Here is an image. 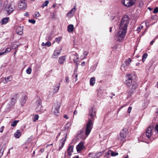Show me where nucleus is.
Instances as JSON below:
<instances>
[{"instance_id":"a211bd4d","label":"nucleus","mask_w":158,"mask_h":158,"mask_svg":"<svg viewBox=\"0 0 158 158\" xmlns=\"http://www.w3.org/2000/svg\"><path fill=\"white\" fill-rule=\"evenodd\" d=\"M84 143L82 142L81 141L76 147L77 150L79 152L83 149L84 148Z\"/></svg>"},{"instance_id":"a19ab883","label":"nucleus","mask_w":158,"mask_h":158,"mask_svg":"<svg viewBox=\"0 0 158 158\" xmlns=\"http://www.w3.org/2000/svg\"><path fill=\"white\" fill-rule=\"evenodd\" d=\"M48 3L49 2L48 0L45 1L44 3L43 4L42 6L44 7V6H47Z\"/></svg>"},{"instance_id":"f704fd0d","label":"nucleus","mask_w":158,"mask_h":158,"mask_svg":"<svg viewBox=\"0 0 158 158\" xmlns=\"http://www.w3.org/2000/svg\"><path fill=\"white\" fill-rule=\"evenodd\" d=\"M26 102V98L25 97H23L20 99V102L22 105L24 104Z\"/></svg>"},{"instance_id":"7ed1b4c3","label":"nucleus","mask_w":158,"mask_h":158,"mask_svg":"<svg viewBox=\"0 0 158 158\" xmlns=\"http://www.w3.org/2000/svg\"><path fill=\"white\" fill-rule=\"evenodd\" d=\"M129 23V20L127 16H125L121 21L119 26V30L127 31V27Z\"/></svg>"},{"instance_id":"6ab92c4d","label":"nucleus","mask_w":158,"mask_h":158,"mask_svg":"<svg viewBox=\"0 0 158 158\" xmlns=\"http://www.w3.org/2000/svg\"><path fill=\"white\" fill-rule=\"evenodd\" d=\"M67 134L65 135V136L60 141V144L61 145L60 146L59 148V151L61 150L62 148H63L66 139Z\"/></svg>"},{"instance_id":"8fccbe9b","label":"nucleus","mask_w":158,"mask_h":158,"mask_svg":"<svg viewBox=\"0 0 158 158\" xmlns=\"http://www.w3.org/2000/svg\"><path fill=\"white\" fill-rule=\"evenodd\" d=\"M35 22V21L34 19L30 20V23H31L33 24H34Z\"/></svg>"},{"instance_id":"774afa93","label":"nucleus","mask_w":158,"mask_h":158,"mask_svg":"<svg viewBox=\"0 0 158 158\" xmlns=\"http://www.w3.org/2000/svg\"><path fill=\"white\" fill-rule=\"evenodd\" d=\"M77 74H76L75 76V77L76 78V81L77 80Z\"/></svg>"},{"instance_id":"c756f323","label":"nucleus","mask_w":158,"mask_h":158,"mask_svg":"<svg viewBox=\"0 0 158 158\" xmlns=\"http://www.w3.org/2000/svg\"><path fill=\"white\" fill-rule=\"evenodd\" d=\"M111 155V150H108L106 151L104 154V157L107 158L110 157Z\"/></svg>"},{"instance_id":"79ce46f5","label":"nucleus","mask_w":158,"mask_h":158,"mask_svg":"<svg viewBox=\"0 0 158 158\" xmlns=\"http://www.w3.org/2000/svg\"><path fill=\"white\" fill-rule=\"evenodd\" d=\"M62 39L61 37H60L58 38H56L55 39V41L56 42L59 43V41L61 40Z\"/></svg>"},{"instance_id":"69168bd1","label":"nucleus","mask_w":158,"mask_h":158,"mask_svg":"<svg viewBox=\"0 0 158 158\" xmlns=\"http://www.w3.org/2000/svg\"><path fill=\"white\" fill-rule=\"evenodd\" d=\"M112 27H110V30H109L110 32H111V31H112Z\"/></svg>"},{"instance_id":"a18cd8bd","label":"nucleus","mask_w":158,"mask_h":158,"mask_svg":"<svg viewBox=\"0 0 158 158\" xmlns=\"http://www.w3.org/2000/svg\"><path fill=\"white\" fill-rule=\"evenodd\" d=\"M158 12V8L157 7H156L153 10V13H157Z\"/></svg>"},{"instance_id":"c85d7f7f","label":"nucleus","mask_w":158,"mask_h":158,"mask_svg":"<svg viewBox=\"0 0 158 158\" xmlns=\"http://www.w3.org/2000/svg\"><path fill=\"white\" fill-rule=\"evenodd\" d=\"M6 148V145L4 144L2 146V147L0 150V158L3 155L4 150Z\"/></svg>"},{"instance_id":"13d9d810","label":"nucleus","mask_w":158,"mask_h":158,"mask_svg":"<svg viewBox=\"0 0 158 158\" xmlns=\"http://www.w3.org/2000/svg\"><path fill=\"white\" fill-rule=\"evenodd\" d=\"M64 118H66V119H68L69 118L67 115L66 114H64Z\"/></svg>"},{"instance_id":"a878e982","label":"nucleus","mask_w":158,"mask_h":158,"mask_svg":"<svg viewBox=\"0 0 158 158\" xmlns=\"http://www.w3.org/2000/svg\"><path fill=\"white\" fill-rule=\"evenodd\" d=\"M21 135L20 131L19 130H17L16 132L14 133V136L17 138H19Z\"/></svg>"},{"instance_id":"f03ea898","label":"nucleus","mask_w":158,"mask_h":158,"mask_svg":"<svg viewBox=\"0 0 158 158\" xmlns=\"http://www.w3.org/2000/svg\"><path fill=\"white\" fill-rule=\"evenodd\" d=\"M131 75V74L127 75L128 77H127V79L125 81V83L131 90L133 91L137 87L138 85L135 81H132L130 77Z\"/></svg>"},{"instance_id":"412c9836","label":"nucleus","mask_w":158,"mask_h":158,"mask_svg":"<svg viewBox=\"0 0 158 158\" xmlns=\"http://www.w3.org/2000/svg\"><path fill=\"white\" fill-rule=\"evenodd\" d=\"M23 27L21 26L18 27L16 30V32L19 35H22L23 34Z\"/></svg>"},{"instance_id":"3c124183","label":"nucleus","mask_w":158,"mask_h":158,"mask_svg":"<svg viewBox=\"0 0 158 158\" xmlns=\"http://www.w3.org/2000/svg\"><path fill=\"white\" fill-rule=\"evenodd\" d=\"M131 109H132V108L131 107H130V106H129V108L128 109V113H130L131 111Z\"/></svg>"},{"instance_id":"f3484780","label":"nucleus","mask_w":158,"mask_h":158,"mask_svg":"<svg viewBox=\"0 0 158 158\" xmlns=\"http://www.w3.org/2000/svg\"><path fill=\"white\" fill-rule=\"evenodd\" d=\"M86 126V125L83 128L82 130H81L80 131H79L77 133V136H78V139L81 138L83 137V136L84 135L83 132H85V135H86L85 137H87L89 135H88V136H87L85 133V127Z\"/></svg>"},{"instance_id":"20e7f679","label":"nucleus","mask_w":158,"mask_h":158,"mask_svg":"<svg viewBox=\"0 0 158 158\" xmlns=\"http://www.w3.org/2000/svg\"><path fill=\"white\" fill-rule=\"evenodd\" d=\"M15 9V3L14 2H11L7 4L5 8V10L8 15H10Z\"/></svg>"},{"instance_id":"09e8293b","label":"nucleus","mask_w":158,"mask_h":158,"mask_svg":"<svg viewBox=\"0 0 158 158\" xmlns=\"http://www.w3.org/2000/svg\"><path fill=\"white\" fill-rule=\"evenodd\" d=\"M4 128V126H2L0 128V132L2 133L3 132Z\"/></svg>"},{"instance_id":"4d7b16f0","label":"nucleus","mask_w":158,"mask_h":158,"mask_svg":"<svg viewBox=\"0 0 158 158\" xmlns=\"http://www.w3.org/2000/svg\"><path fill=\"white\" fill-rule=\"evenodd\" d=\"M24 15L25 16H28L29 15V13L28 12H26L24 14Z\"/></svg>"},{"instance_id":"bf43d9fd","label":"nucleus","mask_w":158,"mask_h":158,"mask_svg":"<svg viewBox=\"0 0 158 158\" xmlns=\"http://www.w3.org/2000/svg\"><path fill=\"white\" fill-rule=\"evenodd\" d=\"M155 39H154V40H153L152 41H151V43H150V44H151V45L153 44V43H154V42H155Z\"/></svg>"},{"instance_id":"1a4fd4ad","label":"nucleus","mask_w":158,"mask_h":158,"mask_svg":"<svg viewBox=\"0 0 158 158\" xmlns=\"http://www.w3.org/2000/svg\"><path fill=\"white\" fill-rule=\"evenodd\" d=\"M104 151L97 153H90L89 158H99L101 156L104 152Z\"/></svg>"},{"instance_id":"9d476101","label":"nucleus","mask_w":158,"mask_h":158,"mask_svg":"<svg viewBox=\"0 0 158 158\" xmlns=\"http://www.w3.org/2000/svg\"><path fill=\"white\" fill-rule=\"evenodd\" d=\"M17 95V94H15L11 98L10 102L8 104V108L12 107L15 104L18 98Z\"/></svg>"},{"instance_id":"6e6552de","label":"nucleus","mask_w":158,"mask_h":158,"mask_svg":"<svg viewBox=\"0 0 158 158\" xmlns=\"http://www.w3.org/2000/svg\"><path fill=\"white\" fill-rule=\"evenodd\" d=\"M60 107V104H55L53 106L52 112L56 115H58L59 114V109Z\"/></svg>"},{"instance_id":"864d4df0","label":"nucleus","mask_w":158,"mask_h":158,"mask_svg":"<svg viewBox=\"0 0 158 158\" xmlns=\"http://www.w3.org/2000/svg\"><path fill=\"white\" fill-rule=\"evenodd\" d=\"M27 73L30 74V68H28L26 71Z\"/></svg>"},{"instance_id":"7c9ffc66","label":"nucleus","mask_w":158,"mask_h":158,"mask_svg":"<svg viewBox=\"0 0 158 158\" xmlns=\"http://www.w3.org/2000/svg\"><path fill=\"white\" fill-rule=\"evenodd\" d=\"M12 79V77L11 76H10L7 77L6 78H5L3 80V82L4 83H6L8 82L11 81Z\"/></svg>"},{"instance_id":"603ef678","label":"nucleus","mask_w":158,"mask_h":158,"mask_svg":"<svg viewBox=\"0 0 158 158\" xmlns=\"http://www.w3.org/2000/svg\"><path fill=\"white\" fill-rule=\"evenodd\" d=\"M69 123H68L66 124L65 125V128L66 129H68L69 127Z\"/></svg>"},{"instance_id":"72a5a7b5","label":"nucleus","mask_w":158,"mask_h":158,"mask_svg":"<svg viewBox=\"0 0 158 158\" xmlns=\"http://www.w3.org/2000/svg\"><path fill=\"white\" fill-rule=\"evenodd\" d=\"M39 118V116L37 114H33L32 119L34 122H36L37 120Z\"/></svg>"},{"instance_id":"4468645a","label":"nucleus","mask_w":158,"mask_h":158,"mask_svg":"<svg viewBox=\"0 0 158 158\" xmlns=\"http://www.w3.org/2000/svg\"><path fill=\"white\" fill-rule=\"evenodd\" d=\"M27 6V4L25 0H21L18 3V7L21 9H25Z\"/></svg>"},{"instance_id":"58836bf2","label":"nucleus","mask_w":158,"mask_h":158,"mask_svg":"<svg viewBox=\"0 0 158 158\" xmlns=\"http://www.w3.org/2000/svg\"><path fill=\"white\" fill-rule=\"evenodd\" d=\"M147 53H145L144 54H143L142 56V61L143 62H144L145 60V59L147 58Z\"/></svg>"},{"instance_id":"37998d69","label":"nucleus","mask_w":158,"mask_h":158,"mask_svg":"<svg viewBox=\"0 0 158 158\" xmlns=\"http://www.w3.org/2000/svg\"><path fill=\"white\" fill-rule=\"evenodd\" d=\"M143 27V26H139V27H137V32L138 33H139L140 31H141V30L142 29Z\"/></svg>"},{"instance_id":"e433bc0d","label":"nucleus","mask_w":158,"mask_h":158,"mask_svg":"<svg viewBox=\"0 0 158 158\" xmlns=\"http://www.w3.org/2000/svg\"><path fill=\"white\" fill-rule=\"evenodd\" d=\"M19 120H15L14 121L12 122L11 123V125L12 127H15L17 123L19 122Z\"/></svg>"},{"instance_id":"2eb2a0df","label":"nucleus","mask_w":158,"mask_h":158,"mask_svg":"<svg viewBox=\"0 0 158 158\" xmlns=\"http://www.w3.org/2000/svg\"><path fill=\"white\" fill-rule=\"evenodd\" d=\"M61 50V49H58L56 48L54 51L52 56V58L53 59L57 58L60 54Z\"/></svg>"},{"instance_id":"4be33fe9","label":"nucleus","mask_w":158,"mask_h":158,"mask_svg":"<svg viewBox=\"0 0 158 158\" xmlns=\"http://www.w3.org/2000/svg\"><path fill=\"white\" fill-rule=\"evenodd\" d=\"M9 19V18L8 17L3 18L1 21V24L2 25L6 24L8 22Z\"/></svg>"},{"instance_id":"ddd939ff","label":"nucleus","mask_w":158,"mask_h":158,"mask_svg":"<svg viewBox=\"0 0 158 158\" xmlns=\"http://www.w3.org/2000/svg\"><path fill=\"white\" fill-rule=\"evenodd\" d=\"M76 5L73 8L67 13L66 16L68 18H70L73 17L76 10Z\"/></svg>"},{"instance_id":"393cba45","label":"nucleus","mask_w":158,"mask_h":158,"mask_svg":"<svg viewBox=\"0 0 158 158\" xmlns=\"http://www.w3.org/2000/svg\"><path fill=\"white\" fill-rule=\"evenodd\" d=\"M74 28V26L73 25H69L67 27V31L69 32H72L73 31Z\"/></svg>"},{"instance_id":"dca6fc26","label":"nucleus","mask_w":158,"mask_h":158,"mask_svg":"<svg viewBox=\"0 0 158 158\" xmlns=\"http://www.w3.org/2000/svg\"><path fill=\"white\" fill-rule=\"evenodd\" d=\"M73 146L69 145L67 149V151L65 152V155L68 154L69 156L72 155L73 152Z\"/></svg>"},{"instance_id":"6e6d98bb","label":"nucleus","mask_w":158,"mask_h":158,"mask_svg":"<svg viewBox=\"0 0 158 158\" xmlns=\"http://www.w3.org/2000/svg\"><path fill=\"white\" fill-rule=\"evenodd\" d=\"M6 55L5 54L4 52H0V56H2V55Z\"/></svg>"},{"instance_id":"c9c22d12","label":"nucleus","mask_w":158,"mask_h":158,"mask_svg":"<svg viewBox=\"0 0 158 158\" xmlns=\"http://www.w3.org/2000/svg\"><path fill=\"white\" fill-rule=\"evenodd\" d=\"M131 62V59L130 58H129L125 60L124 64L127 65V66H129Z\"/></svg>"},{"instance_id":"f8f14e48","label":"nucleus","mask_w":158,"mask_h":158,"mask_svg":"<svg viewBox=\"0 0 158 158\" xmlns=\"http://www.w3.org/2000/svg\"><path fill=\"white\" fill-rule=\"evenodd\" d=\"M71 58H73L74 62L77 65L78 64V60L79 59V56L76 53H73L71 54Z\"/></svg>"},{"instance_id":"39448f33","label":"nucleus","mask_w":158,"mask_h":158,"mask_svg":"<svg viewBox=\"0 0 158 158\" xmlns=\"http://www.w3.org/2000/svg\"><path fill=\"white\" fill-rule=\"evenodd\" d=\"M127 32L126 31L119 30L118 32L115 34V39L119 41H121L123 40L125 38Z\"/></svg>"},{"instance_id":"2f4dec72","label":"nucleus","mask_w":158,"mask_h":158,"mask_svg":"<svg viewBox=\"0 0 158 158\" xmlns=\"http://www.w3.org/2000/svg\"><path fill=\"white\" fill-rule=\"evenodd\" d=\"M128 66L124 64H123L121 66V69L123 71H125L127 69Z\"/></svg>"},{"instance_id":"473e14b6","label":"nucleus","mask_w":158,"mask_h":158,"mask_svg":"<svg viewBox=\"0 0 158 158\" xmlns=\"http://www.w3.org/2000/svg\"><path fill=\"white\" fill-rule=\"evenodd\" d=\"M88 54V51H84L82 55L81 56V58L83 60L85 58Z\"/></svg>"},{"instance_id":"0e129e2a","label":"nucleus","mask_w":158,"mask_h":158,"mask_svg":"<svg viewBox=\"0 0 158 158\" xmlns=\"http://www.w3.org/2000/svg\"><path fill=\"white\" fill-rule=\"evenodd\" d=\"M45 44L44 43V42H43L42 44H41V45L42 46H45Z\"/></svg>"},{"instance_id":"423d86ee","label":"nucleus","mask_w":158,"mask_h":158,"mask_svg":"<svg viewBox=\"0 0 158 158\" xmlns=\"http://www.w3.org/2000/svg\"><path fill=\"white\" fill-rule=\"evenodd\" d=\"M127 134V130L126 129H123L118 136V140L122 142H124L126 140V137Z\"/></svg>"},{"instance_id":"5701e85b","label":"nucleus","mask_w":158,"mask_h":158,"mask_svg":"<svg viewBox=\"0 0 158 158\" xmlns=\"http://www.w3.org/2000/svg\"><path fill=\"white\" fill-rule=\"evenodd\" d=\"M36 112L39 114H41L44 112L42 106L36 107L35 108Z\"/></svg>"},{"instance_id":"680f3d73","label":"nucleus","mask_w":158,"mask_h":158,"mask_svg":"<svg viewBox=\"0 0 158 158\" xmlns=\"http://www.w3.org/2000/svg\"><path fill=\"white\" fill-rule=\"evenodd\" d=\"M2 0H0V7L2 5Z\"/></svg>"},{"instance_id":"f257e3e1","label":"nucleus","mask_w":158,"mask_h":158,"mask_svg":"<svg viewBox=\"0 0 158 158\" xmlns=\"http://www.w3.org/2000/svg\"><path fill=\"white\" fill-rule=\"evenodd\" d=\"M96 116V111L94 107L89 108L88 110V120L85 127V132L87 136L89 135L93 128L94 120Z\"/></svg>"},{"instance_id":"b1692460","label":"nucleus","mask_w":158,"mask_h":158,"mask_svg":"<svg viewBox=\"0 0 158 158\" xmlns=\"http://www.w3.org/2000/svg\"><path fill=\"white\" fill-rule=\"evenodd\" d=\"M35 108L42 106V103L41 100L38 99L35 102Z\"/></svg>"},{"instance_id":"cd10ccee","label":"nucleus","mask_w":158,"mask_h":158,"mask_svg":"<svg viewBox=\"0 0 158 158\" xmlns=\"http://www.w3.org/2000/svg\"><path fill=\"white\" fill-rule=\"evenodd\" d=\"M95 83V79L94 77H91L89 81V84L90 86H93Z\"/></svg>"},{"instance_id":"4c0bfd02","label":"nucleus","mask_w":158,"mask_h":158,"mask_svg":"<svg viewBox=\"0 0 158 158\" xmlns=\"http://www.w3.org/2000/svg\"><path fill=\"white\" fill-rule=\"evenodd\" d=\"M118 155V152H114L111 150V156H114Z\"/></svg>"},{"instance_id":"aec40b11","label":"nucleus","mask_w":158,"mask_h":158,"mask_svg":"<svg viewBox=\"0 0 158 158\" xmlns=\"http://www.w3.org/2000/svg\"><path fill=\"white\" fill-rule=\"evenodd\" d=\"M66 60L65 56H62L59 57L58 60L59 63L61 64H63Z\"/></svg>"},{"instance_id":"338daca9","label":"nucleus","mask_w":158,"mask_h":158,"mask_svg":"<svg viewBox=\"0 0 158 158\" xmlns=\"http://www.w3.org/2000/svg\"><path fill=\"white\" fill-rule=\"evenodd\" d=\"M73 158H79L77 156H75Z\"/></svg>"},{"instance_id":"ea45409f","label":"nucleus","mask_w":158,"mask_h":158,"mask_svg":"<svg viewBox=\"0 0 158 158\" xmlns=\"http://www.w3.org/2000/svg\"><path fill=\"white\" fill-rule=\"evenodd\" d=\"M11 51V49L10 48H6L4 52L5 54H6L7 53L10 52Z\"/></svg>"},{"instance_id":"052dcab7","label":"nucleus","mask_w":158,"mask_h":158,"mask_svg":"<svg viewBox=\"0 0 158 158\" xmlns=\"http://www.w3.org/2000/svg\"><path fill=\"white\" fill-rule=\"evenodd\" d=\"M85 62L83 61V62H82L81 63V65L82 66H84L85 65Z\"/></svg>"},{"instance_id":"49530a36","label":"nucleus","mask_w":158,"mask_h":158,"mask_svg":"<svg viewBox=\"0 0 158 158\" xmlns=\"http://www.w3.org/2000/svg\"><path fill=\"white\" fill-rule=\"evenodd\" d=\"M157 132L158 134V124L156 125L155 127V132L156 133Z\"/></svg>"},{"instance_id":"5fc2aeb1","label":"nucleus","mask_w":158,"mask_h":158,"mask_svg":"<svg viewBox=\"0 0 158 158\" xmlns=\"http://www.w3.org/2000/svg\"><path fill=\"white\" fill-rule=\"evenodd\" d=\"M65 80H66V82L67 83H69V77H66Z\"/></svg>"},{"instance_id":"c03bdc74","label":"nucleus","mask_w":158,"mask_h":158,"mask_svg":"<svg viewBox=\"0 0 158 158\" xmlns=\"http://www.w3.org/2000/svg\"><path fill=\"white\" fill-rule=\"evenodd\" d=\"M45 44V46L47 47H49L51 45V43L49 41H48Z\"/></svg>"},{"instance_id":"0eeeda50","label":"nucleus","mask_w":158,"mask_h":158,"mask_svg":"<svg viewBox=\"0 0 158 158\" xmlns=\"http://www.w3.org/2000/svg\"><path fill=\"white\" fill-rule=\"evenodd\" d=\"M136 0H122V2L125 6L129 7L133 6Z\"/></svg>"},{"instance_id":"de8ad7c7","label":"nucleus","mask_w":158,"mask_h":158,"mask_svg":"<svg viewBox=\"0 0 158 158\" xmlns=\"http://www.w3.org/2000/svg\"><path fill=\"white\" fill-rule=\"evenodd\" d=\"M40 16V14L39 12H36L35 13V16L36 17H38Z\"/></svg>"},{"instance_id":"e2e57ef3","label":"nucleus","mask_w":158,"mask_h":158,"mask_svg":"<svg viewBox=\"0 0 158 158\" xmlns=\"http://www.w3.org/2000/svg\"><path fill=\"white\" fill-rule=\"evenodd\" d=\"M77 112L76 111V110H75L73 113L74 114H77Z\"/></svg>"},{"instance_id":"9b49d317","label":"nucleus","mask_w":158,"mask_h":158,"mask_svg":"<svg viewBox=\"0 0 158 158\" xmlns=\"http://www.w3.org/2000/svg\"><path fill=\"white\" fill-rule=\"evenodd\" d=\"M153 127H149L148 128L146 131V135L148 138L151 137L152 135H153V133L154 132L153 131Z\"/></svg>"},{"instance_id":"bb28decb","label":"nucleus","mask_w":158,"mask_h":158,"mask_svg":"<svg viewBox=\"0 0 158 158\" xmlns=\"http://www.w3.org/2000/svg\"><path fill=\"white\" fill-rule=\"evenodd\" d=\"M60 84L59 83L58 84L56 85V86L54 87V92L55 93H57L60 88Z\"/></svg>"}]
</instances>
